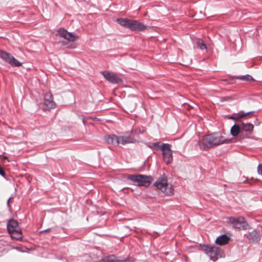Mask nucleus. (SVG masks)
Here are the masks:
<instances>
[{"instance_id": "obj_27", "label": "nucleus", "mask_w": 262, "mask_h": 262, "mask_svg": "<svg viewBox=\"0 0 262 262\" xmlns=\"http://www.w3.org/2000/svg\"><path fill=\"white\" fill-rule=\"evenodd\" d=\"M5 159H7V157H4V158Z\"/></svg>"}, {"instance_id": "obj_28", "label": "nucleus", "mask_w": 262, "mask_h": 262, "mask_svg": "<svg viewBox=\"0 0 262 262\" xmlns=\"http://www.w3.org/2000/svg\"><path fill=\"white\" fill-rule=\"evenodd\" d=\"M159 144V143H157V144H156L155 145H158Z\"/></svg>"}, {"instance_id": "obj_17", "label": "nucleus", "mask_w": 262, "mask_h": 262, "mask_svg": "<svg viewBox=\"0 0 262 262\" xmlns=\"http://www.w3.org/2000/svg\"><path fill=\"white\" fill-rule=\"evenodd\" d=\"M127 260V259L126 258L118 259L116 258L115 255H111L104 257L102 259H101V262H125Z\"/></svg>"}, {"instance_id": "obj_23", "label": "nucleus", "mask_w": 262, "mask_h": 262, "mask_svg": "<svg viewBox=\"0 0 262 262\" xmlns=\"http://www.w3.org/2000/svg\"><path fill=\"white\" fill-rule=\"evenodd\" d=\"M258 173L262 176V165L259 164L257 167Z\"/></svg>"}, {"instance_id": "obj_4", "label": "nucleus", "mask_w": 262, "mask_h": 262, "mask_svg": "<svg viewBox=\"0 0 262 262\" xmlns=\"http://www.w3.org/2000/svg\"><path fill=\"white\" fill-rule=\"evenodd\" d=\"M126 178L139 186L148 187L152 182L153 179L150 176L143 174H127Z\"/></svg>"}, {"instance_id": "obj_6", "label": "nucleus", "mask_w": 262, "mask_h": 262, "mask_svg": "<svg viewBox=\"0 0 262 262\" xmlns=\"http://www.w3.org/2000/svg\"><path fill=\"white\" fill-rule=\"evenodd\" d=\"M7 229L9 233L11 234L12 238L17 240L22 239L23 234L16 220L11 219L8 221L7 223Z\"/></svg>"}, {"instance_id": "obj_26", "label": "nucleus", "mask_w": 262, "mask_h": 262, "mask_svg": "<svg viewBox=\"0 0 262 262\" xmlns=\"http://www.w3.org/2000/svg\"><path fill=\"white\" fill-rule=\"evenodd\" d=\"M10 201V198L9 199L8 201H7V204H8V206H9Z\"/></svg>"}, {"instance_id": "obj_21", "label": "nucleus", "mask_w": 262, "mask_h": 262, "mask_svg": "<svg viewBox=\"0 0 262 262\" xmlns=\"http://www.w3.org/2000/svg\"><path fill=\"white\" fill-rule=\"evenodd\" d=\"M197 47L201 50L207 49V46L204 41L201 39H198L196 41Z\"/></svg>"}, {"instance_id": "obj_25", "label": "nucleus", "mask_w": 262, "mask_h": 262, "mask_svg": "<svg viewBox=\"0 0 262 262\" xmlns=\"http://www.w3.org/2000/svg\"><path fill=\"white\" fill-rule=\"evenodd\" d=\"M51 230V229H48L47 230H45L44 231H42V232H49Z\"/></svg>"}, {"instance_id": "obj_20", "label": "nucleus", "mask_w": 262, "mask_h": 262, "mask_svg": "<svg viewBox=\"0 0 262 262\" xmlns=\"http://www.w3.org/2000/svg\"><path fill=\"white\" fill-rule=\"evenodd\" d=\"M145 129L143 128H136L131 131L130 135L134 138L137 137L139 134L144 132Z\"/></svg>"}, {"instance_id": "obj_10", "label": "nucleus", "mask_w": 262, "mask_h": 262, "mask_svg": "<svg viewBox=\"0 0 262 262\" xmlns=\"http://www.w3.org/2000/svg\"><path fill=\"white\" fill-rule=\"evenodd\" d=\"M163 152V160L165 162L168 164L172 161V152L170 145L168 144L163 143L161 146H158Z\"/></svg>"}, {"instance_id": "obj_12", "label": "nucleus", "mask_w": 262, "mask_h": 262, "mask_svg": "<svg viewBox=\"0 0 262 262\" xmlns=\"http://www.w3.org/2000/svg\"><path fill=\"white\" fill-rule=\"evenodd\" d=\"M104 78L110 82L113 83H120L122 82L121 79L116 74L107 71L102 72Z\"/></svg>"}, {"instance_id": "obj_9", "label": "nucleus", "mask_w": 262, "mask_h": 262, "mask_svg": "<svg viewBox=\"0 0 262 262\" xmlns=\"http://www.w3.org/2000/svg\"><path fill=\"white\" fill-rule=\"evenodd\" d=\"M0 58L13 67H20L22 65V63L18 61L10 53L4 51H0Z\"/></svg>"}, {"instance_id": "obj_5", "label": "nucleus", "mask_w": 262, "mask_h": 262, "mask_svg": "<svg viewBox=\"0 0 262 262\" xmlns=\"http://www.w3.org/2000/svg\"><path fill=\"white\" fill-rule=\"evenodd\" d=\"M117 21L120 25L128 28L133 31H142L145 29V26L142 23L137 20L118 18Z\"/></svg>"}, {"instance_id": "obj_16", "label": "nucleus", "mask_w": 262, "mask_h": 262, "mask_svg": "<svg viewBox=\"0 0 262 262\" xmlns=\"http://www.w3.org/2000/svg\"><path fill=\"white\" fill-rule=\"evenodd\" d=\"M230 241V237L226 235H222L217 237L215 240V244L220 246L227 245Z\"/></svg>"}, {"instance_id": "obj_7", "label": "nucleus", "mask_w": 262, "mask_h": 262, "mask_svg": "<svg viewBox=\"0 0 262 262\" xmlns=\"http://www.w3.org/2000/svg\"><path fill=\"white\" fill-rule=\"evenodd\" d=\"M155 186L166 195L173 194L172 186L168 184L167 177L165 176L159 178L155 182Z\"/></svg>"}, {"instance_id": "obj_1", "label": "nucleus", "mask_w": 262, "mask_h": 262, "mask_svg": "<svg viewBox=\"0 0 262 262\" xmlns=\"http://www.w3.org/2000/svg\"><path fill=\"white\" fill-rule=\"evenodd\" d=\"M232 142L231 139H227L219 133H213L205 135L200 138L198 145L201 149L208 150L224 144Z\"/></svg>"}, {"instance_id": "obj_15", "label": "nucleus", "mask_w": 262, "mask_h": 262, "mask_svg": "<svg viewBox=\"0 0 262 262\" xmlns=\"http://www.w3.org/2000/svg\"><path fill=\"white\" fill-rule=\"evenodd\" d=\"M230 134L233 137H237L239 135L240 139H243L244 137H242V132L241 125L238 124H234L233 125L230 129Z\"/></svg>"}, {"instance_id": "obj_22", "label": "nucleus", "mask_w": 262, "mask_h": 262, "mask_svg": "<svg viewBox=\"0 0 262 262\" xmlns=\"http://www.w3.org/2000/svg\"><path fill=\"white\" fill-rule=\"evenodd\" d=\"M239 79L246 81H251L253 80L252 77L250 75L242 76Z\"/></svg>"}, {"instance_id": "obj_14", "label": "nucleus", "mask_w": 262, "mask_h": 262, "mask_svg": "<svg viewBox=\"0 0 262 262\" xmlns=\"http://www.w3.org/2000/svg\"><path fill=\"white\" fill-rule=\"evenodd\" d=\"M251 243H257L261 239V235L256 230L249 232L247 234L245 235Z\"/></svg>"}, {"instance_id": "obj_24", "label": "nucleus", "mask_w": 262, "mask_h": 262, "mask_svg": "<svg viewBox=\"0 0 262 262\" xmlns=\"http://www.w3.org/2000/svg\"><path fill=\"white\" fill-rule=\"evenodd\" d=\"M0 174L2 176H5V171L1 165H0Z\"/></svg>"}, {"instance_id": "obj_18", "label": "nucleus", "mask_w": 262, "mask_h": 262, "mask_svg": "<svg viewBox=\"0 0 262 262\" xmlns=\"http://www.w3.org/2000/svg\"><path fill=\"white\" fill-rule=\"evenodd\" d=\"M241 129L242 133L243 132H245L247 133L250 134L253 131L254 126L251 123H242L241 124Z\"/></svg>"}, {"instance_id": "obj_19", "label": "nucleus", "mask_w": 262, "mask_h": 262, "mask_svg": "<svg viewBox=\"0 0 262 262\" xmlns=\"http://www.w3.org/2000/svg\"><path fill=\"white\" fill-rule=\"evenodd\" d=\"M252 113H253V112L244 113V112L241 111V112H239L238 113H237L236 114H234L233 116L230 117L229 118L231 119L237 120L238 119L244 118L246 117V116H247Z\"/></svg>"}, {"instance_id": "obj_13", "label": "nucleus", "mask_w": 262, "mask_h": 262, "mask_svg": "<svg viewBox=\"0 0 262 262\" xmlns=\"http://www.w3.org/2000/svg\"><path fill=\"white\" fill-rule=\"evenodd\" d=\"M58 34L60 36L67 39L70 41H74L78 39V36L71 33L68 32L67 30L62 28L60 29L58 31Z\"/></svg>"}, {"instance_id": "obj_8", "label": "nucleus", "mask_w": 262, "mask_h": 262, "mask_svg": "<svg viewBox=\"0 0 262 262\" xmlns=\"http://www.w3.org/2000/svg\"><path fill=\"white\" fill-rule=\"evenodd\" d=\"M230 222L232 224L234 228L239 230H246L249 227V225L243 217L237 218L230 217Z\"/></svg>"}, {"instance_id": "obj_3", "label": "nucleus", "mask_w": 262, "mask_h": 262, "mask_svg": "<svg viewBox=\"0 0 262 262\" xmlns=\"http://www.w3.org/2000/svg\"><path fill=\"white\" fill-rule=\"evenodd\" d=\"M203 249L210 258L214 261L225 256L224 251L221 248L215 246L204 245Z\"/></svg>"}, {"instance_id": "obj_2", "label": "nucleus", "mask_w": 262, "mask_h": 262, "mask_svg": "<svg viewBox=\"0 0 262 262\" xmlns=\"http://www.w3.org/2000/svg\"><path fill=\"white\" fill-rule=\"evenodd\" d=\"M105 140L108 144L115 145H124L126 144L134 143L137 139L133 137L129 133L117 136L114 135H107L105 137Z\"/></svg>"}, {"instance_id": "obj_11", "label": "nucleus", "mask_w": 262, "mask_h": 262, "mask_svg": "<svg viewBox=\"0 0 262 262\" xmlns=\"http://www.w3.org/2000/svg\"><path fill=\"white\" fill-rule=\"evenodd\" d=\"M55 103L53 101V95L50 92L46 93L44 97L43 109L48 110L53 108L55 106Z\"/></svg>"}]
</instances>
